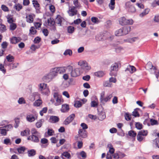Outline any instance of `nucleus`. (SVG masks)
<instances>
[{
  "label": "nucleus",
  "instance_id": "obj_1",
  "mask_svg": "<svg viewBox=\"0 0 159 159\" xmlns=\"http://www.w3.org/2000/svg\"><path fill=\"white\" fill-rule=\"evenodd\" d=\"M50 101L56 106H58L63 103L64 100L61 95L58 93L55 92L53 94V98H52Z\"/></svg>",
  "mask_w": 159,
  "mask_h": 159
},
{
  "label": "nucleus",
  "instance_id": "obj_2",
  "mask_svg": "<svg viewBox=\"0 0 159 159\" xmlns=\"http://www.w3.org/2000/svg\"><path fill=\"white\" fill-rule=\"evenodd\" d=\"M148 134V131L147 130H142L139 131L137 135V140L139 142L144 141Z\"/></svg>",
  "mask_w": 159,
  "mask_h": 159
},
{
  "label": "nucleus",
  "instance_id": "obj_3",
  "mask_svg": "<svg viewBox=\"0 0 159 159\" xmlns=\"http://www.w3.org/2000/svg\"><path fill=\"white\" fill-rule=\"evenodd\" d=\"M113 95L112 94H108L105 96V92H103L101 94L100 100L101 102L102 103L107 102L110 101Z\"/></svg>",
  "mask_w": 159,
  "mask_h": 159
},
{
  "label": "nucleus",
  "instance_id": "obj_4",
  "mask_svg": "<svg viewBox=\"0 0 159 159\" xmlns=\"http://www.w3.org/2000/svg\"><path fill=\"white\" fill-rule=\"evenodd\" d=\"M12 128L11 125H9L3 127H0V134L2 136H5L7 134V131Z\"/></svg>",
  "mask_w": 159,
  "mask_h": 159
},
{
  "label": "nucleus",
  "instance_id": "obj_5",
  "mask_svg": "<svg viewBox=\"0 0 159 159\" xmlns=\"http://www.w3.org/2000/svg\"><path fill=\"white\" fill-rule=\"evenodd\" d=\"M26 119L29 122H34L35 120H37L38 114L36 112H34L32 114H28L27 115Z\"/></svg>",
  "mask_w": 159,
  "mask_h": 159
},
{
  "label": "nucleus",
  "instance_id": "obj_6",
  "mask_svg": "<svg viewBox=\"0 0 159 159\" xmlns=\"http://www.w3.org/2000/svg\"><path fill=\"white\" fill-rule=\"evenodd\" d=\"M78 135V137H76L77 140H78L79 138L80 139L86 138L88 136V132L86 130L79 129Z\"/></svg>",
  "mask_w": 159,
  "mask_h": 159
},
{
  "label": "nucleus",
  "instance_id": "obj_7",
  "mask_svg": "<svg viewBox=\"0 0 159 159\" xmlns=\"http://www.w3.org/2000/svg\"><path fill=\"white\" fill-rule=\"evenodd\" d=\"M120 24L122 25L127 24L132 25L133 23V21L132 19L127 20L124 17H122L119 19Z\"/></svg>",
  "mask_w": 159,
  "mask_h": 159
},
{
  "label": "nucleus",
  "instance_id": "obj_8",
  "mask_svg": "<svg viewBox=\"0 0 159 159\" xmlns=\"http://www.w3.org/2000/svg\"><path fill=\"white\" fill-rule=\"evenodd\" d=\"M118 66L117 63H115L111 67V70L110 73L111 76H116L118 70Z\"/></svg>",
  "mask_w": 159,
  "mask_h": 159
},
{
  "label": "nucleus",
  "instance_id": "obj_9",
  "mask_svg": "<svg viewBox=\"0 0 159 159\" xmlns=\"http://www.w3.org/2000/svg\"><path fill=\"white\" fill-rule=\"evenodd\" d=\"M78 65L81 66V67L85 70L88 71L91 69L90 66H88L87 63L85 61H80L78 63Z\"/></svg>",
  "mask_w": 159,
  "mask_h": 159
},
{
  "label": "nucleus",
  "instance_id": "obj_10",
  "mask_svg": "<svg viewBox=\"0 0 159 159\" xmlns=\"http://www.w3.org/2000/svg\"><path fill=\"white\" fill-rule=\"evenodd\" d=\"M68 13L70 16H72L77 14L78 11L74 6H70L69 7Z\"/></svg>",
  "mask_w": 159,
  "mask_h": 159
},
{
  "label": "nucleus",
  "instance_id": "obj_11",
  "mask_svg": "<svg viewBox=\"0 0 159 159\" xmlns=\"http://www.w3.org/2000/svg\"><path fill=\"white\" fill-rule=\"evenodd\" d=\"M75 117V114H72L68 116L64 121V124L67 125L70 123L74 119Z\"/></svg>",
  "mask_w": 159,
  "mask_h": 159
},
{
  "label": "nucleus",
  "instance_id": "obj_12",
  "mask_svg": "<svg viewBox=\"0 0 159 159\" xmlns=\"http://www.w3.org/2000/svg\"><path fill=\"white\" fill-rule=\"evenodd\" d=\"M81 74L80 69L77 68L72 70L70 75L72 77H75L79 76Z\"/></svg>",
  "mask_w": 159,
  "mask_h": 159
},
{
  "label": "nucleus",
  "instance_id": "obj_13",
  "mask_svg": "<svg viewBox=\"0 0 159 159\" xmlns=\"http://www.w3.org/2000/svg\"><path fill=\"white\" fill-rule=\"evenodd\" d=\"M39 135H31L28 137V139L34 142L38 143L39 141Z\"/></svg>",
  "mask_w": 159,
  "mask_h": 159
},
{
  "label": "nucleus",
  "instance_id": "obj_14",
  "mask_svg": "<svg viewBox=\"0 0 159 159\" xmlns=\"http://www.w3.org/2000/svg\"><path fill=\"white\" fill-rule=\"evenodd\" d=\"M70 109L69 105L66 103L63 104L61 106V111L63 113L67 112Z\"/></svg>",
  "mask_w": 159,
  "mask_h": 159
},
{
  "label": "nucleus",
  "instance_id": "obj_15",
  "mask_svg": "<svg viewBox=\"0 0 159 159\" xmlns=\"http://www.w3.org/2000/svg\"><path fill=\"white\" fill-rule=\"evenodd\" d=\"M35 15L33 14H30L27 15L26 19V21L30 23L33 22L34 18Z\"/></svg>",
  "mask_w": 159,
  "mask_h": 159
},
{
  "label": "nucleus",
  "instance_id": "obj_16",
  "mask_svg": "<svg viewBox=\"0 0 159 159\" xmlns=\"http://www.w3.org/2000/svg\"><path fill=\"white\" fill-rule=\"evenodd\" d=\"M58 70V73H62L66 72V69H68L70 70H72V67L70 66H68L67 67H57Z\"/></svg>",
  "mask_w": 159,
  "mask_h": 159
},
{
  "label": "nucleus",
  "instance_id": "obj_17",
  "mask_svg": "<svg viewBox=\"0 0 159 159\" xmlns=\"http://www.w3.org/2000/svg\"><path fill=\"white\" fill-rule=\"evenodd\" d=\"M21 40V38L19 37H13L10 39L11 43L13 44H16Z\"/></svg>",
  "mask_w": 159,
  "mask_h": 159
},
{
  "label": "nucleus",
  "instance_id": "obj_18",
  "mask_svg": "<svg viewBox=\"0 0 159 159\" xmlns=\"http://www.w3.org/2000/svg\"><path fill=\"white\" fill-rule=\"evenodd\" d=\"M41 145L42 148H46L48 145V140L45 138H43L41 140Z\"/></svg>",
  "mask_w": 159,
  "mask_h": 159
},
{
  "label": "nucleus",
  "instance_id": "obj_19",
  "mask_svg": "<svg viewBox=\"0 0 159 159\" xmlns=\"http://www.w3.org/2000/svg\"><path fill=\"white\" fill-rule=\"evenodd\" d=\"M64 20L63 17L60 15H57L55 20V23L59 25H61L62 22Z\"/></svg>",
  "mask_w": 159,
  "mask_h": 159
},
{
  "label": "nucleus",
  "instance_id": "obj_20",
  "mask_svg": "<svg viewBox=\"0 0 159 159\" xmlns=\"http://www.w3.org/2000/svg\"><path fill=\"white\" fill-rule=\"evenodd\" d=\"M61 157L62 159H70L71 155L68 152H65L61 154Z\"/></svg>",
  "mask_w": 159,
  "mask_h": 159
},
{
  "label": "nucleus",
  "instance_id": "obj_21",
  "mask_svg": "<svg viewBox=\"0 0 159 159\" xmlns=\"http://www.w3.org/2000/svg\"><path fill=\"white\" fill-rule=\"evenodd\" d=\"M123 35H125L128 33L131 30V27L129 26H127L124 27L122 29Z\"/></svg>",
  "mask_w": 159,
  "mask_h": 159
},
{
  "label": "nucleus",
  "instance_id": "obj_22",
  "mask_svg": "<svg viewBox=\"0 0 159 159\" xmlns=\"http://www.w3.org/2000/svg\"><path fill=\"white\" fill-rule=\"evenodd\" d=\"M52 77V76L50 73H49L48 74L44 76L43 78V81L48 82L50 81Z\"/></svg>",
  "mask_w": 159,
  "mask_h": 159
},
{
  "label": "nucleus",
  "instance_id": "obj_23",
  "mask_svg": "<svg viewBox=\"0 0 159 159\" xmlns=\"http://www.w3.org/2000/svg\"><path fill=\"white\" fill-rule=\"evenodd\" d=\"M59 120V118L57 116H52L50 117L49 119V121L52 123H55L58 122Z\"/></svg>",
  "mask_w": 159,
  "mask_h": 159
},
{
  "label": "nucleus",
  "instance_id": "obj_24",
  "mask_svg": "<svg viewBox=\"0 0 159 159\" xmlns=\"http://www.w3.org/2000/svg\"><path fill=\"white\" fill-rule=\"evenodd\" d=\"M128 134L130 137L135 140V137L137 135V133L135 131L132 130H130L128 132Z\"/></svg>",
  "mask_w": 159,
  "mask_h": 159
},
{
  "label": "nucleus",
  "instance_id": "obj_25",
  "mask_svg": "<svg viewBox=\"0 0 159 159\" xmlns=\"http://www.w3.org/2000/svg\"><path fill=\"white\" fill-rule=\"evenodd\" d=\"M58 73L57 68H54L52 69L50 72V74L53 77L57 75Z\"/></svg>",
  "mask_w": 159,
  "mask_h": 159
},
{
  "label": "nucleus",
  "instance_id": "obj_26",
  "mask_svg": "<svg viewBox=\"0 0 159 159\" xmlns=\"http://www.w3.org/2000/svg\"><path fill=\"white\" fill-rule=\"evenodd\" d=\"M37 31L36 30L35 28L34 27L32 26L31 27L30 30V32L29 35L32 36L33 35L37 33Z\"/></svg>",
  "mask_w": 159,
  "mask_h": 159
},
{
  "label": "nucleus",
  "instance_id": "obj_27",
  "mask_svg": "<svg viewBox=\"0 0 159 159\" xmlns=\"http://www.w3.org/2000/svg\"><path fill=\"white\" fill-rule=\"evenodd\" d=\"M47 22L48 25L51 26H53L55 23L53 19L51 17L48 19Z\"/></svg>",
  "mask_w": 159,
  "mask_h": 159
},
{
  "label": "nucleus",
  "instance_id": "obj_28",
  "mask_svg": "<svg viewBox=\"0 0 159 159\" xmlns=\"http://www.w3.org/2000/svg\"><path fill=\"white\" fill-rule=\"evenodd\" d=\"M86 154L84 151L80 152L78 154V157L80 159H84L86 157Z\"/></svg>",
  "mask_w": 159,
  "mask_h": 159
},
{
  "label": "nucleus",
  "instance_id": "obj_29",
  "mask_svg": "<svg viewBox=\"0 0 159 159\" xmlns=\"http://www.w3.org/2000/svg\"><path fill=\"white\" fill-rule=\"evenodd\" d=\"M126 70L129 71L131 74H132L136 71V69L134 66L129 65L128 67L126 69Z\"/></svg>",
  "mask_w": 159,
  "mask_h": 159
},
{
  "label": "nucleus",
  "instance_id": "obj_30",
  "mask_svg": "<svg viewBox=\"0 0 159 159\" xmlns=\"http://www.w3.org/2000/svg\"><path fill=\"white\" fill-rule=\"evenodd\" d=\"M42 22L41 19H39L37 21L34 23V26L36 29L40 28L42 25Z\"/></svg>",
  "mask_w": 159,
  "mask_h": 159
},
{
  "label": "nucleus",
  "instance_id": "obj_31",
  "mask_svg": "<svg viewBox=\"0 0 159 159\" xmlns=\"http://www.w3.org/2000/svg\"><path fill=\"white\" fill-rule=\"evenodd\" d=\"M30 130L29 129H26L21 132V135L22 136H27L30 134Z\"/></svg>",
  "mask_w": 159,
  "mask_h": 159
},
{
  "label": "nucleus",
  "instance_id": "obj_32",
  "mask_svg": "<svg viewBox=\"0 0 159 159\" xmlns=\"http://www.w3.org/2000/svg\"><path fill=\"white\" fill-rule=\"evenodd\" d=\"M115 0H111L109 4V7L111 10H113L115 8Z\"/></svg>",
  "mask_w": 159,
  "mask_h": 159
},
{
  "label": "nucleus",
  "instance_id": "obj_33",
  "mask_svg": "<svg viewBox=\"0 0 159 159\" xmlns=\"http://www.w3.org/2000/svg\"><path fill=\"white\" fill-rule=\"evenodd\" d=\"M107 147L109 149V153L111 154H113L115 151V149L112 145L111 144H109L108 145Z\"/></svg>",
  "mask_w": 159,
  "mask_h": 159
},
{
  "label": "nucleus",
  "instance_id": "obj_34",
  "mask_svg": "<svg viewBox=\"0 0 159 159\" xmlns=\"http://www.w3.org/2000/svg\"><path fill=\"white\" fill-rule=\"evenodd\" d=\"M7 21L9 23H12L14 22L12 16L10 15H8L7 16Z\"/></svg>",
  "mask_w": 159,
  "mask_h": 159
},
{
  "label": "nucleus",
  "instance_id": "obj_35",
  "mask_svg": "<svg viewBox=\"0 0 159 159\" xmlns=\"http://www.w3.org/2000/svg\"><path fill=\"white\" fill-rule=\"evenodd\" d=\"M105 75L104 73L102 71H99L94 73V75L98 77H102Z\"/></svg>",
  "mask_w": 159,
  "mask_h": 159
},
{
  "label": "nucleus",
  "instance_id": "obj_36",
  "mask_svg": "<svg viewBox=\"0 0 159 159\" xmlns=\"http://www.w3.org/2000/svg\"><path fill=\"white\" fill-rule=\"evenodd\" d=\"M150 11V10L149 8L146 9L142 13L140 14V16L142 17L145 16Z\"/></svg>",
  "mask_w": 159,
  "mask_h": 159
},
{
  "label": "nucleus",
  "instance_id": "obj_37",
  "mask_svg": "<svg viewBox=\"0 0 159 159\" xmlns=\"http://www.w3.org/2000/svg\"><path fill=\"white\" fill-rule=\"evenodd\" d=\"M28 155L29 156H33L36 154V151L34 149L30 150L28 151Z\"/></svg>",
  "mask_w": 159,
  "mask_h": 159
},
{
  "label": "nucleus",
  "instance_id": "obj_38",
  "mask_svg": "<svg viewBox=\"0 0 159 159\" xmlns=\"http://www.w3.org/2000/svg\"><path fill=\"white\" fill-rule=\"evenodd\" d=\"M33 4L36 9H38L40 5L37 0L32 1Z\"/></svg>",
  "mask_w": 159,
  "mask_h": 159
},
{
  "label": "nucleus",
  "instance_id": "obj_39",
  "mask_svg": "<svg viewBox=\"0 0 159 159\" xmlns=\"http://www.w3.org/2000/svg\"><path fill=\"white\" fill-rule=\"evenodd\" d=\"M49 9L52 14L54 13L55 12L56 8L55 6L51 4L49 5Z\"/></svg>",
  "mask_w": 159,
  "mask_h": 159
},
{
  "label": "nucleus",
  "instance_id": "obj_40",
  "mask_svg": "<svg viewBox=\"0 0 159 159\" xmlns=\"http://www.w3.org/2000/svg\"><path fill=\"white\" fill-rule=\"evenodd\" d=\"M135 127L138 129L140 130L143 129V125L140 122H136L135 124Z\"/></svg>",
  "mask_w": 159,
  "mask_h": 159
},
{
  "label": "nucleus",
  "instance_id": "obj_41",
  "mask_svg": "<svg viewBox=\"0 0 159 159\" xmlns=\"http://www.w3.org/2000/svg\"><path fill=\"white\" fill-rule=\"evenodd\" d=\"M116 36H119L123 35L122 29H120L116 31L115 33Z\"/></svg>",
  "mask_w": 159,
  "mask_h": 159
},
{
  "label": "nucleus",
  "instance_id": "obj_42",
  "mask_svg": "<svg viewBox=\"0 0 159 159\" xmlns=\"http://www.w3.org/2000/svg\"><path fill=\"white\" fill-rule=\"evenodd\" d=\"M106 118V115L105 113L101 112L99 115L98 118L100 120H102Z\"/></svg>",
  "mask_w": 159,
  "mask_h": 159
},
{
  "label": "nucleus",
  "instance_id": "obj_43",
  "mask_svg": "<svg viewBox=\"0 0 159 159\" xmlns=\"http://www.w3.org/2000/svg\"><path fill=\"white\" fill-rule=\"evenodd\" d=\"M26 150L24 147H21L17 148V150L19 153H23Z\"/></svg>",
  "mask_w": 159,
  "mask_h": 159
},
{
  "label": "nucleus",
  "instance_id": "obj_44",
  "mask_svg": "<svg viewBox=\"0 0 159 159\" xmlns=\"http://www.w3.org/2000/svg\"><path fill=\"white\" fill-rule=\"evenodd\" d=\"M54 131L52 129H48L47 134L49 136H52L54 134Z\"/></svg>",
  "mask_w": 159,
  "mask_h": 159
},
{
  "label": "nucleus",
  "instance_id": "obj_45",
  "mask_svg": "<svg viewBox=\"0 0 159 159\" xmlns=\"http://www.w3.org/2000/svg\"><path fill=\"white\" fill-rule=\"evenodd\" d=\"M80 125L81 127H80L79 128L80 129H83V130H86V129H87L88 128V125L85 123H82Z\"/></svg>",
  "mask_w": 159,
  "mask_h": 159
},
{
  "label": "nucleus",
  "instance_id": "obj_46",
  "mask_svg": "<svg viewBox=\"0 0 159 159\" xmlns=\"http://www.w3.org/2000/svg\"><path fill=\"white\" fill-rule=\"evenodd\" d=\"M42 101L40 99L37 100L34 103V105L35 106H39L42 103Z\"/></svg>",
  "mask_w": 159,
  "mask_h": 159
},
{
  "label": "nucleus",
  "instance_id": "obj_47",
  "mask_svg": "<svg viewBox=\"0 0 159 159\" xmlns=\"http://www.w3.org/2000/svg\"><path fill=\"white\" fill-rule=\"evenodd\" d=\"M72 51L71 50L69 49L66 50L64 53V55L65 56L68 55L70 56L72 55Z\"/></svg>",
  "mask_w": 159,
  "mask_h": 159
},
{
  "label": "nucleus",
  "instance_id": "obj_48",
  "mask_svg": "<svg viewBox=\"0 0 159 159\" xmlns=\"http://www.w3.org/2000/svg\"><path fill=\"white\" fill-rule=\"evenodd\" d=\"M42 93L46 95H48L50 93V91L48 87L43 89L41 91Z\"/></svg>",
  "mask_w": 159,
  "mask_h": 159
},
{
  "label": "nucleus",
  "instance_id": "obj_49",
  "mask_svg": "<svg viewBox=\"0 0 159 159\" xmlns=\"http://www.w3.org/2000/svg\"><path fill=\"white\" fill-rule=\"evenodd\" d=\"M14 7L16 10L18 11L22 8V6L19 3L16 4Z\"/></svg>",
  "mask_w": 159,
  "mask_h": 159
},
{
  "label": "nucleus",
  "instance_id": "obj_50",
  "mask_svg": "<svg viewBox=\"0 0 159 159\" xmlns=\"http://www.w3.org/2000/svg\"><path fill=\"white\" fill-rule=\"evenodd\" d=\"M6 59L8 62H12L14 61V57L11 55H9L7 56Z\"/></svg>",
  "mask_w": 159,
  "mask_h": 159
},
{
  "label": "nucleus",
  "instance_id": "obj_51",
  "mask_svg": "<svg viewBox=\"0 0 159 159\" xmlns=\"http://www.w3.org/2000/svg\"><path fill=\"white\" fill-rule=\"evenodd\" d=\"M10 29L11 30H14L16 28V25L13 23H10Z\"/></svg>",
  "mask_w": 159,
  "mask_h": 159
},
{
  "label": "nucleus",
  "instance_id": "obj_52",
  "mask_svg": "<svg viewBox=\"0 0 159 159\" xmlns=\"http://www.w3.org/2000/svg\"><path fill=\"white\" fill-rule=\"evenodd\" d=\"M75 30V28L72 26H69L67 28V30L69 33H73Z\"/></svg>",
  "mask_w": 159,
  "mask_h": 159
},
{
  "label": "nucleus",
  "instance_id": "obj_53",
  "mask_svg": "<svg viewBox=\"0 0 159 159\" xmlns=\"http://www.w3.org/2000/svg\"><path fill=\"white\" fill-rule=\"evenodd\" d=\"M125 120L128 121L130 120H131V115L129 114V113H125Z\"/></svg>",
  "mask_w": 159,
  "mask_h": 159
},
{
  "label": "nucleus",
  "instance_id": "obj_54",
  "mask_svg": "<svg viewBox=\"0 0 159 159\" xmlns=\"http://www.w3.org/2000/svg\"><path fill=\"white\" fill-rule=\"evenodd\" d=\"M32 135H38L39 133L37 131V130L34 128H32L31 130Z\"/></svg>",
  "mask_w": 159,
  "mask_h": 159
},
{
  "label": "nucleus",
  "instance_id": "obj_55",
  "mask_svg": "<svg viewBox=\"0 0 159 159\" xmlns=\"http://www.w3.org/2000/svg\"><path fill=\"white\" fill-rule=\"evenodd\" d=\"M91 21L94 24H98L99 22L98 19L95 17H93L91 18Z\"/></svg>",
  "mask_w": 159,
  "mask_h": 159
},
{
  "label": "nucleus",
  "instance_id": "obj_56",
  "mask_svg": "<svg viewBox=\"0 0 159 159\" xmlns=\"http://www.w3.org/2000/svg\"><path fill=\"white\" fill-rule=\"evenodd\" d=\"M152 69H155V74L156 76V78L157 79H158L159 76V70H158L156 68V67H155L154 66H153L152 65Z\"/></svg>",
  "mask_w": 159,
  "mask_h": 159
},
{
  "label": "nucleus",
  "instance_id": "obj_57",
  "mask_svg": "<svg viewBox=\"0 0 159 159\" xmlns=\"http://www.w3.org/2000/svg\"><path fill=\"white\" fill-rule=\"evenodd\" d=\"M98 105V100H94L92 101L91 102V106L92 107H96Z\"/></svg>",
  "mask_w": 159,
  "mask_h": 159
},
{
  "label": "nucleus",
  "instance_id": "obj_58",
  "mask_svg": "<svg viewBox=\"0 0 159 159\" xmlns=\"http://www.w3.org/2000/svg\"><path fill=\"white\" fill-rule=\"evenodd\" d=\"M103 85L105 87H111L112 86V84L110 82H108V81H106L104 82L103 83Z\"/></svg>",
  "mask_w": 159,
  "mask_h": 159
},
{
  "label": "nucleus",
  "instance_id": "obj_59",
  "mask_svg": "<svg viewBox=\"0 0 159 159\" xmlns=\"http://www.w3.org/2000/svg\"><path fill=\"white\" fill-rule=\"evenodd\" d=\"M47 87V84L44 83L40 84L39 85V88L41 91Z\"/></svg>",
  "mask_w": 159,
  "mask_h": 159
},
{
  "label": "nucleus",
  "instance_id": "obj_60",
  "mask_svg": "<svg viewBox=\"0 0 159 159\" xmlns=\"http://www.w3.org/2000/svg\"><path fill=\"white\" fill-rule=\"evenodd\" d=\"M150 122L152 125H158L159 124L157 120L152 119H150Z\"/></svg>",
  "mask_w": 159,
  "mask_h": 159
},
{
  "label": "nucleus",
  "instance_id": "obj_61",
  "mask_svg": "<svg viewBox=\"0 0 159 159\" xmlns=\"http://www.w3.org/2000/svg\"><path fill=\"white\" fill-rule=\"evenodd\" d=\"M82 105V103L80 101H76L74 104L75 106L76 107H80Z\"/></svg>",
  "mask_w": 159,
  "mask_h": 159
},
{
  "label": "nucleus",
  "instance_id": "obj_62",
  "mask_svg": "<svg viewBox=\"0 0 159 159\" xmlns=\"http://www.w3.org/2000/svg\"><path fill=\"white\" fill-rule=\"evenodd\" d=\"M2 10L5 12H8L9 11L8 8L4 5H2L1 6Z\"/></svg>",
  "mask_w": 159,
  "mask_h": 159
},
{
  "label": "nucleus",
  "instance_id": "obj_63",
  "mask_svg": "<svg viewBox=\"0 0 159 159\" xmlns=\"http://www.w3.org/2000/svg\"><path fill=\"white\" fill-rule=\"evenodd\" d=\"M41 41V38L39 37H36L34 39V43H38Z\"/></svg>",
  "mask_w": 159,
  "mask_h": 159
},
{
  "label": "nucleus",
  "instance_id": "obj_64",
  "mask_svg": "<svg viewBox=\"0 0 159 159\" xmlns=\"http://www.w3.org/2000/svg\"><path fill=\"white\" fill-rule=\"evenodd\" d=\"M7 46L8 43L6 42H3L1 45L2 48L5 50L7 48Z\"/></svg>",
  "mask_w": 159,
  "mask_h": 159
}]
</instances>
